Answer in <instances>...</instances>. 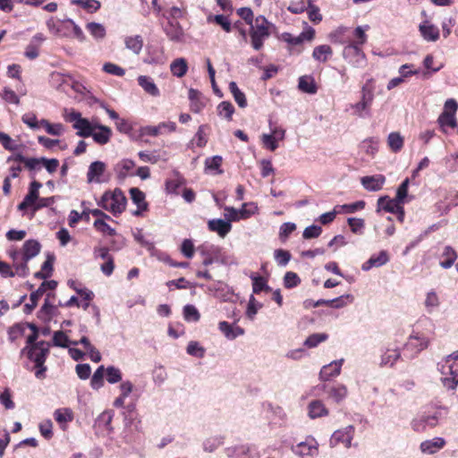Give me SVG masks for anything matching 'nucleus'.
<instances>
[{
    "mask_svg": "<svg viewBox=\"0 0 458 458\" xmlns=\"http://www.w3.org/2000/svg\"><path fill=\"white\" fill-rule=\"evenodd\" d=\"M439 370L445 376L442 378L444 386L448 389H454L458 385V352L448 355L439 364Z\"/></svg>",
    "mask_w": 458,
    "mask_h": 458,
    "instance_id": "1",
    "label": "nucleus"
},
{
    "mask_svg": "<svg viewBox=\"0 0 458 458\" xmlns=\"http://www.w3.org/2000/svg\"><path fill=\"white\" fill-rule=\"evenodd\" d=\"M126 202V197L122 190L116 188L113 191H106L101 197L98 205L111 212L114 216H117L125 210Z\"/></svg>",
    "mask_w": 458,
    "mask_h": 458,
    "instance_id": "2",
    "label": "nucleus"
},
{
    "mask_svg": "<svg viewBox=\"0 0 458 458\" xmlns=\"http://www.w3.org/2000/svg\"><path fill=\"white\" fill-rule=\"evenodd\" d=\"M251 46L255 50L262 48L264 41L270 36L269 22L259 15L256 17L254 23L250 25Z\"/></svg>",
    "mask_w": 458,
    "mask_h": 458,
    "instance_id": "3",
    "label": "nucleus"
},
{
    "mask_svg": "<svg viewBox=\"0 0 458 458\" xmlns=\"http://www.w3.org/2000/svg\"><path fill=\"white\" fill-rule=\"evenodd\" d=\"M368 81L361 88V98L360 101L356 104L351 105V107L354 110L353 114L359 117H365L370 114L369 109L374 99L373 88L369 86Z\"/></svg>",
    "mask_w": 458,
    "mask_h": 458,
    "instance_id": "4",
    "label": "nucleus"
},
{
    "mask_svg": "<svg viewBox=\"0 0 458 458\" xmlns=\"http://www.w3.org/2000/svg\"><path fill=\"white\" fill-rule=\"evenodd\" d=\"M65 120L73 123L72 127L77 130V135L80 137H89L96 130L97 123H92L88 119L81 117L79 112H71L65 115Z\"/></svg>",
    "mask_w": 458,
    "mask_h": 458,
    "instance_id": "5",
    "label": "nucleus"
},
{
    "mask_svg": "<svg viewBox=\"0 0 458 458\" xmlns=\"http://www.w3.org/2000/svg\"><path fill=\"white\" fill-rule=\"evenodd\" d=\"M50 343L39 341L31 346L26 345L21 353H27L28 358L35 362V366H41L45 363L49 353Z\"/></svg>",
    "mask_w": 458,
    "mask_h": 458,
    "instance_id": "6",
    "label": "nucleus"
},
{
    "mask_svg": "<svg viewBox=\"0 0 458 458\" xmlns=\"http://www.w3.org/2000/svg\"><path fill=\"white\" fill-rule=\"evenodd\" d=\"M343 57L352 66L362 68L366 65V56L356 44H348L343 50Z\"/></svg>",
    "mask_w": 458,
    "mask_h": 458,
    "instance_id": "7",
    "label": "nucleus"
},
{
    "mask_svg": "<svg viewBox=\"0 0 458 458\" xmlns=\"http://www.w3.org/2000/svg\"><path fill=\"white\" fill-rule=\"evenodd\" d=\"M428 339L423 335H411L404 345V350L408 354L405 353L404 355L409 359H413L418 353L428 348Z\"/></svg>",
    "mask_w": 458,
    "mask_h": 458,
    "instance_id": "8",
    "label": "nucleus"
},
{
    "mask_svg": "<svg viewBox=\"0 0 458 458\" xmlns=\"http://www.w3.org/2000/svg\"><path fill=\"white\" fill-rule=\"evenodd\" d=\"M354 434L355 428L352 425L337 429L332 434L329 445L331 447L343 445L345 448H350L352 446V440L354 437Z\"/></svg>",
    "mask_w": 458,
    "mask_h": 458,
    "instance_id": "9",
    "label": "nucleus"
},
{
    "mask_svg": "<svg viewBox=\"0 0 458 458\" xmlns=\"http://www.w3.org/2000/svg\"><path fill=\"white\" fill-rule=\"evenodd\" d=\"M441 416V411H435L432 413H424L411 421V428L414 431L423 432L427 427H436L438 424Z\"/></svg>",
    "mask_w": 458,
    "mask_h": 458,
    "instance_id": "10",
    "label": "nucleus"
},
{
    "mask_svg": "<svg viewBox=\"0 0 458 458\" xmlns=\"http://www.w3.org/2000/svg\"><path fill=\"white\" fill-rule=\"evenodd\" d=\"M458 108L457 102L453 99H447L445 103L444 112L438 117V123L442 127H456L455 113Z\"/></svg>",
    "mask_w": 458,
    "mask_h": 458,
    "instance_id": "11",
    "label": "nucleus"
},
{
    "mask_svg": "<svg viewBox=\"0 0 458 458\" xmlns=\"http://www.w3.org/2000/svg\"><path fill=\"white\" fill-rule=\"evenodd\" d=\"M225 210L227 212L226 217L232 222L249 218L257 212L258 207L254 203H244L240 209L233 207H225Z\"/></svg>",
    "mask_w": 458,
    "mask_h": 458,
    "instance_id": "12",
    "label": "nucleus"
},
{
    "mask_svg": "<svg viewBox=\"0 0 458 458\" xmlns=\"http://www.w3.org/2000/svg\"><path fill=\"white\" fill-rule=\"evenodd\" d=\"M42 187L41 182L32 181L30 184L28 194L24 197L23 200L18 205V209L22 211L26 210L29 207L34 205L38 199V190Z\"/></svg>",
    "mask_w": 458,
    "mask_h": 458,
    "instance_id": "13",
    "label": "nucleus"
},
{
    "mask_svg": "<svg viewBox=\"0 0 458 458\" xmlns=\"http://www.w3.org/2000/svg\"><path fill=\"white\" fill-rule=\"evenodd\" d=\"M386 182V177L383 174H376L371 176H363L360 179L362 186L369 191H380Z\"/></svg>",
    "mask_w": 458,
    "mask_h": 458,
    "instance_id": "14",
    "label": "nucleus"
},
{
    "mask_svg": "<svg viewBox=\"0 0 458 458\" xmlns=\"http://www.w3.org/2000/svg\"><path fill=\"white\" fill-rule=\"evenodd\" d=\"M344 359L334 360L331 363L323 366L320 370L319 377L321 380L327 381L331 377H337L341 372Z\"/></svg>",
    "mask_w": 458,
    "mask_h": 458,
    "instance_id": "15",
    "label": "nucleus"
},
{
    "mask_svg": "<svg viewBox=\"0 0 458 458\" xmlns=\"http://www.w3.org/2000/svg\"><path fill=\"white\" fill-rule=\"evenodd\" d=\"M208 227L209 231L216 232L217 234L224 238L225 237L232 229L231 221L228 219H211L208 222Z\"/></svg>",
    "mask_w": 458,
    "mask_h": 458,
    "instance_id": "16",
    "label": "nucleus"
},
{
    "mask_svg": "<svg viewBox=\"0 0 458 458\" xmlns=\"http://www.w3.org/2000/svg\"><path fill=\"white\" fill-rule=\"evenodd\" d=\"M389 261V255L386 250H381L377 255H372L361 266L363 271H369L372 267H379L384 266Z\"/></svg>",
    "mask_w": 458,
    "mask_h": 458,
    "instance_id": "17",
    "label": "nucleus"
},
{
    "mask_svg": "<svg viewBox=\"0 0 458 458\" xmlns=\"http://www.w3.org/2000/svg\"><path fill=\"white\" fill-rule=\"evenodd\" d=\"M445 445V440L443 437H434L425 440L420 444V450L424 454H434Z\"/></svg>",
    "mask_w": 458,
    "mask_h": 458,
    "instance_id": "18",
    "label": "nucleus"
},
{
    "mask_svg": "<svg viewBox=\"0 0 458 458\" xmlns=\"http://www.w3.org/2000/svg\"><path fill=\"white\" fill-rule=\"evenodd\" d=\"M403 205V203L398 200L396 198L390 199L388 196L380 197L377 199V212L380 210H385L388 213H395L398 211V208Z\"/></svg>",
    "mask_w": 458,
    "mask_h": 458,
    "instance_id": "19",
    "label": "nucleus"
},
{
    "mask_svg": "<svg viewBox=\"0 0 458 458\" xmlns=\"http://www.w3.org/2000/svg\"><path fill=\"white\" fill-rule=\"evenodd\" d=\"M293 451L296 454H298L301 458H310V457H313L317 454L318 448H317L314 441L311 440L310 442L306 441V442H301V443L298 444L294 447Z\"/></svg>",
    "mask_w": 458,
    "mask_h": 458,
    "instance_id": "20",
    "label": "nucleus"
},
{
    "mask_svg": "<svg viewBox=\"0 0 458 458\" xmlns=\"http://www.w3.org/2000/svg\"><path fill=\"white\" fill-rule=\"evenodd\" d=\"M130 194L132 201L137 205L138 208L133 212L134 216H140L141 212L146 210L148 204L145 201V194L138 188H131Z\"/></svg>",
    "mask_w": 458,
    "mask_h": 458,
    "instance_id": "21",
    "label": "nucleus"
},
{
    "mask_svg": "<svg viewBox=\"0 0 458 458\" xmlns=\"http://www.w3.org/2000/svg\"><path fill=\"white\" fill-rule=\"evenodd\" d=\"M105 169L106 165L101 161L91 163L87 173L88 182H100L99 177L103 174Z\"/></svg>",
    "mask_w": 458,
    "mask_h": 458,
    "instance_id": "22",
    "label": "nucleus"
},
{
    "mask_svg": "<svg viewBox=\"0 0 458 458\" xmlns=\"http://www.w3.org/2000/svg\"><path fill=\"white\" fill-rule=\"evenodd\" d=\"M40 244L36 240H28L23 244L22 259L29 261L32 258L36 257L40 251Z\"/></svg>",
    "mask_w": 458,
    "mask_h": 458,
    "instance_id": "23",
    "label": "nucleus"
},
{
    "mask_svg": "<svg viewBox=\"0 0 458 458\" xmlns=\"http://www.w3.org/2000/svg\"><path fill=\"white\" fill-rule=\"evenodd\" d=\"M185 184V179L178 173L174 172L173 177L165 182V191L169 194H178L177 190Z\"/></svg>",
    "mask_w": 458,
    "mask_h": 458,
    "instance_id": "24",
    "label": "nucleus"
},
{
    "mask_svg": "<svg viewBox=\"0 0 458 458\" xmlns=\"http://www.w3.org/2000/svg\"><path fill=\"white\" fill-rule=\"evenodd\" d=\"M97 129L98 130V131H93V134H91L90 136H92L93 140L97 143L101 145L106 144L109 141L112 135L111 129L106 125L98 123H97L96 125V130Z\"/></svg>",
    "mask_w": 458,
    "mask_h": 458,
    "instance_id": "25",
    "label": "nucleus"
},
{
    "mask_svg": "<svg viewBox=\"0 0 458 458\" xmlns=\"http://www.w3.org/2000/svg\"><path fill=\"white\" fill-rule=\"evenodd\" d=\"M420 31L423 38L427 41H437L439 38L437 27L425 21L420 25Z\"/></svg>",
    "mask_w": 458,
    "mask_h": 458,
    "instance_id": "26",
    "label": "nucleus"
},
{
    "mask_svg": "<svg viewBox=\"0 0 458 458\" xmlns=\"http://www.w3.org/2000/svg\"><path fill=\"white\" fill-rule=\"evenodd\" d=\"M165 32L170 40L179 42L183 37V30L177 21H169L165 28Z\"/></svg>",
    "mask_w": 458,
    "mask_h": 458,
    "instance_id": "27",
    "label": "nucleus"
},
{
    "mask_svg": "<svg viewBox=\"0 0 458 458\" xmlns=\"http://www.w3.org/2000/svg\"><path fill=\"white\" fill-rule=\"evenodd\" d=\"M308 411L309 416L311 419L326 416L328 413L327 409L325 407L324 403L319 400L310 402L308 406Z\"/></svg>",
    "mask_w": 458,
    "mask_h": 458,
    "instance_id": "28",
    "label": "nucleus"
},
{
    "mask_svg": "<svg viewBox=\"0 0 458 458\" xmlns=\"http://www.w3.org/2000/svg\"><path fill=\"white\" fill-rule=\"evenodd\" d=\"M138 83L148 94L153 97L159 95V89L151 78L140 75L138 78Z\"/></svg>",
    "mask_w": 458,
    "mask_h": 458,
    "instance_id": "29",
    "label": "nucleus"
},
{
    "mask_svg": "<svg viewBox=\"0 0 458 458\" xmlns=\"http://www.w3.org/2000/svg\"><path fill=\"white\" fill-rule=\"evenodd\" d=\"M333 55V50L328 45H320L313 49L312 57L318 62L326 63Z\"/></svg>",
    "mask_w": 458,
    "mask_h": 458,
    "instance_id": "30",
    "label": "nucleus"
},
{
    "mask_svg": "<svg viewBox=\"0 0 458 458\" xmlns=\"http://www.w3.org/2000/svg\"><path fill=\"white\" fill-rule=\"evenodd\" d=\"M401 358L398 349H387L381 356L380 366L392 367Z\"/></svg>",
    "mask_w": 458,
    "mask_h": 458,
    "instance_id": "31",
    "label": "nucleus"
},
{
    "mask_svg": "<svg viewBox=\"0 0 458 458\" xmlns=\"http://www.w3.org/2000/svg\"><path fill=\"white\" fill-rule=\"evenodd\" d=\"M170 70L173 75L182 78L188 71V64L184 58H177L170 64Z\"/></svg>",
    "mask_w": 458,
    "mask_h": 458,
    "instance_id": "32",
    "label": "nucleus"
},
{
    "mask_svg": "<svg viewBox=\"0 0 458 458\" xmlns=\"http://www.w3.org/2000/svg\"><path fill=\"white\" fill-rule=\"evenodd\" d=\"M442 258H444V260L440 261V266L443 268H449L455 262L457 253L451 246H445L442 252Z\"/></svg>",
    "mask_w": 458,
    "mask_h": 458,
    "instance_id": "33",
    "label": "nucleus"
},
{
    "mask_svg": "<svg viewBox=\"0 0 458 458\" xmlns=\"http://www.w3.org/2000/svg\"><path fill=\"white\" fill-rule=\"evenodd\" d=\"M347 388L344 385H336L328 388V397L332 398L335 402L340 403L347 396Z\"/></svg>",
    "mask_w": 458,
    "mask_h": 458,
    "instance_id": "34",
    "label": "nucleus"
},
{
    "mask_svg": "<svg viewBox=\"0 0 458 458\" xmlns=\"http://www.w3.org/2000/svg\"><path fill=\"white\" fill-rule=\"evenodd\" d=\"M229 89L238 106L242 108L246 107L247 99L245 94L238 88L236 82L231 81L229 83Z\"/></svg>",
    "mask_w": 458,
    "mask_h": 458,
    "instance_id": "35",
    "label": "nucleus"
},
{
    "mask_svg": "<svg viewBox=\"0 0 458 458\" xmlns=\"http://www.w3.org/2000/svg\"><path fill=\"white\" fill-rule=\"evenodd\" d=\"M217 114L225 119L226 121H231L232 116L234 113V107L229 101H223L221 102L217 107Z\"/></svg>",
    "mask_w": 458,
    "mask_h": 458,
    "instance_id": "36",
    "label": "nucleus"
},
{
    "mask_svg": "<svg viewBox=\"0 0 458 458\" xmlns=\"http://www.w3.org/2000/svg\"><path fill=\"white\" fill-rule=\"evenodd\" d=\"M124 43L126 47L134 54H139L143 47V40L140 36L127 37Z\"/></svg>",
    "mask_w": 458,
    "mask_h": 458,
    "instance_id": "37",
    "label": "nucleus"
},
{
    "mask_svg": "<svg viewBox=\"0 0 458 458\" xmlns=\"http://www.w3.org/2000/svg\"><path fill=\"white\" fill-rule=\"evenodd\" d=\"M135 166V163L131 159H123L115 165V172L120 178H125L128 172Z\"/></svg>",
    "mask_w": 458,
    "mask_h": 458,
    "instance_id": "38",
    "label": "nucleus"
},
{
    "mask_svg": "<svg viewBox=\"0 0 458 458\" xmlns=\"http://www.w3.org/2000/svg\"><path fill=\"white\" fill-rule=\"evenodd\" d=\"M44 289H40L39 287L32 292L30 295V303L25 304L24 312L29 314L38 305V300L43 296Z\"/></svg>",
    "mask_w": 458,
    "mask_h": 458,
    "instance_id": "39",
    "label": "nucleus"
},
{
    "mask_svg": "<svg viewBox=\"0 0 458 458\" xmlns=\"http://www.w3.org/2000/svg\"><path fill=\"white\" fill-rule=\"evenodd\" d=\"M387 142H388L389 148L394 152L400 151L403 146V139L398 132H391L388 135Z\"/></svg>",
    "mask_w": 458,
    "mask_h": 458,
    "instance_id": "40",
    "label": "nucleus"
},
{
    "mask_svg": "<svg viewBox=\"0 0 458 458\" xmlns=\"http://www.w3.org/2000/svg\"><path fill=\"white\" fill-rule=\"evenodd\" d=\"M299 89L306 93L315 94L317 92V87L314 81L306 76H302L299 79Z\"/></svg>",
    "mask_w": 458,
    "mask_h": 458,
    "instance_id": "41",
    "label": "nucleus"
},
{
    "mask_svg": "<svg viewBox=\"0 0 458 458\" xmlns=\"http://www.w3.org/2000/svg\"><path fill=\"white\" fill-rule=\"evenodd\" d=\"M250 277L252 279V290L254 293H259L261 291L268 292L271 290L264 277L254 275Z\"/></svg>",
    "mask_w": 458,
    "mask_h": 458,
    "instance_id": "42",
    "label": "nucleus"
},
{
    "mask_svg": "<svg viewBox=\"0 0 458 458\" xmlns=\"http://www.w3.org/2000/svg\"><path fill=\"white\" fill-rule=\"evenodd\" d=\"M40 125L43 126L46 131L50 135L60 136L64 131V128L61 123H50L45 119L40 121Z\"/></svg>",
    "mask_w": 458,
    "mask_h": 458,
    "instance_id": "43",
    "label": "nucleus"
},
{
    "mask_svg": "<svg viewBox=\"0 0 458 458\" xmlns=\"http://www.w3.org/2000/svg\"><path fill=\"white\" fill-rule=\"evenodd\" d=\"M71 3L80 5L90 13L97 12L101 6L98 0H72Z\"/></svg>",
    "mask_w": 458,
    "mask_h": 458,
    "instance_id": "44",
    "label": "nucleus"
},
{
    "mask_svg": "<svg viewBox=\"0 0 458 458\" xmlns=\"http://www.w3.org/2000/svg\"><path fill=\"white\" fill-rule=\"evenodd\" d=\"M88 31L97 39H101L106 36L105 27L98 22H89L87 24Z\"/></svg>",
    "mask_w": 458,
    "mask_h": 458,
    "instance_id": "45",
    "label": "nucleus"
},
{
    "mask_svg": "<svg viewBox=\"0 0 458 458\" xmlns=\"http://www.w3.org/2000/svg\"><path fill=\"white\" fill-rule=\"evenodd\" d=\"M54 417L59 423L69 422L73 420V413L69 408L57 409L54 413Z\"/></svg>",
    "mask_w": 458,
    "mask_h": 458,
    "instance_id": "46",
    "label": "nucleus"
},
{
    "mask_svg": "<svg viewBox=\"0 0 458 458\" xmlns=\"http://www.w3.org/2000/svg\"><path fill=\"white\" fill-rule=\"evenodd\" d=\"M328 338V335L325 333H316L310 335L304 342V345L308 348H314L318 344L325 342Z\"/></svg>",
    "mask_w": 458,
    "mask_h": 458,
    "instance_id": "47",
    "label": "nucleus"
},
{
    "mask_svg": "<svg viewBox=\"0 0 458 458\" xmlns=\"http://www.w3.org/2000/svg\"><path fill=\"white\" fill-rule=\"evenodd\" d=\"M71 340L63 331H55L53 335V345L62 348H67L71 344Z\"/></svg>",
    "mask_w": 458,
    "mask_h": 458,
    "instance_id": "48",
    "label": "nucleus"
},
{
    "mask_svg": "<svg viewBox=\"0 0 458 458\" xmlns=\"http://www.w3.org/2000/svg\"><path fill=\"white\" fill-rule=\"evenodd\" d=\"M347 223L351 231L355 234H362L365 226L364 219L357 217H349Z\"/></svg>",
    "mask_w": 458,
    "mask_h": 458,
    "instance_id": "49",
    "label": "nucleus"
},
{
    "mask_svg": "<svg viewBox=\"0 0 458 458\" xmlns=\"http://www.w3.org/2000/svg\"><path fill=\"white\" fill-rule=\"evenodd\" d=\"M301 284L299 276L292 271L286 272L284 276V285L285 288L291 289L298 286Z\"/></svg>",
    "mask_w": 458,
    "mask_h": 458,
    "instance_id": "50",
    "label": "nucleus"
},
{
    "mask_svg": "<svg viewBox=\"0 0 458 458\" xmlns=\"http://www.w3.org/2000/svg\"><path fill=\"white\" fill-rule=\"evenodd\" d=\"M291 254L288 250L277 249L274 252V258L276 263L281 267H285L291 259Z\"/></svg>",
    "mask_w": 458,
    "mask_h": 458,
    "instance_id": "51",
    "label": "nucleus"
},
{
    "mask_svg": "<svg viewBox=\"0 0 458 458\" xmlns=\"http://www.w3.org/2000/svg\"><path fill=\"white\" fill-rule=\"evenodd\" d=\"M186 351L189 355L197 358H202L205 355V349L195 341H191L188 344Z\"/></svg>",
    "mask_w": 458,
    "mask_h": 458,
    "instance_id": "52",
    "label": "nucleus"
},
{
    "mask_svg": "<svg viewBox=\"0 0 458 458\" xmlns=\"http://www.w3.org/2000/svg\"><path fill=\"white\" fill-rule=\"evenodd\" d=\"M183 316L187 321H199L200 315L198 310L191 304L185 305L183 308Z\"/></svg>",
    "mask_w": 458,
    "mask_h": 458,
    "instance_id": "53",
    "label": "nucleus"
},
{
    "mask_svg": "<svg viewBox=\"0 0 458 458\" xmlns=\"http://www.w3.org/2000/svg\"><path fill=\"white\" fill-rule=\"evenodd\" d=\"M106 380L110 384H115L122 380V372L118 368L109 366L106 369Z\"/></svg>",
    "mask_w": 458,
    "mask_h": 458,
    "instance_id": "54",
    "label": "nucleus"
},
{
    "mask_svg": "<svg viewBox=\"0 0 458 458\" xmlns=\"http://www.w3.org/2000/svg\"><path fill=\"white\" fill-rule=\"evenodd\" d=\"M223 444V437H214L206 439L203 443V448L207 452H213Z\"/></svg>",
    "mask_w": 458,
    "mask_h": 458,
    "instance_id": "55",
    "label": "nucleus"
},
{
    "mask_svg": "<svg viewBox=\"0 0 458 458\" xmlns=\"http://www.w3.org/2000/svg\"><path fill=\"white\" fill-rule=\"evenodd\" d=\"M103 377H104V366H100L94 372V374L91 377V380H90L91 386L95 389L100 388L104 383Z\"/></svg>",
    "mask_w": 458,
    "mask_h": 458,
    "instance_id": "56",
    "label": "nucleus"
},
{
    "mask_svg": "<svg viewBox=\"0 0 458 458\" xmlns=\"http://www.w3.org/2000/svg\"><path fill=\"white\" fill-rule=\"evenodd\" d=\"M94 227L107 235L114 236L116 232L114 228H112L108 224H106L103 219H97L94 222Z\"/></svg>",
    "mask_w": 458,
    "mask_h": 458,
    "instance_id": "57",
    "label": "nucleus"
},
{
    "mask_svg": "<svg viewBox=\"0 0 458 458\" xmlns=\"http://www.w3.org/2000/svg\"><path fill=\"white\" fill-rule=\"evenodd\" d=\"M262 307V304L259 303L253 295L250 297L248 307H247V316L253 319L258 310Z\"/></svg>",
    "mask_w": 458,
    "mask_h": 458,
    "instance_id": "58",
    "label": "nucleus"
},
{
    "mask_svg": "<svg viewBox=\"0 0 458 458\" xmlns=\"http://www.w3.org/2000/svg\"><path fill=\"white\" fill-rule=\"evenodd\" d=\"M28 261H25V259H21V261H15L13 262V267L15 269L14 276H19L21 277H25L29 275V267L27 265Z\"/></svg>",
    "mask_w": 458,
    "mask_h": 458,
    "instance_id": "59",
    "label": "nucleus"
},
{
    "mask_svg": "<svg viewBox=\"0 0 458 458\" xmlns=\"http://www.w3.org/2000/svg\"><path fill=\"white\" fill-rule=\"evenodd\" d=\"M103 70L106 72V73H109V74H112V75H115V76H119V77H122L125 74V71L123 68L118 66L117 64H113V63H106L104 65H103Z\"/></svg>",
    "mask_w": 458,
    "mask_h": 458,
    "instance_id": "60",
    "label": "nucleus"
},
{
    "mask_svg": "<svg viewBox=\"0 0 458 458\" xmlns=\"http://www.w3.org/2000/svg\"><path fill=\"white\" fill-rule=\"evenodd\" d=\"M296 229V225L294 223L287 222L284 223L279 231L280 239L284 242L288 236Z\"/></svg>",
    "mask_w": 458,
    "mask_h": 458,
    "instance_id": "61",
    "label": "nucleus"
},
{
    "mask_svg": "<svg viewBox=\"0 0 458 458\" xmlns=\"http://www.w3.org/2000/svg\"><path fill=\"white\" fill-rule=\"evenodd\" d=\"M42 166L45 167L49 174H54L59 166V160L56 158L48 159L41 157V167Z\"/></svg>",
    "mask_w": 458,
    "mask_h": 458,
    "instance_id": "62",
    "label": "nucleus"
},
{
    "mask_svg": "<svg viewBox=\"0 0 458 458\" xmlns=\"http://www.w3.org/2000/svg\"><path fill=\"white\" fill-rule=\"evenodd\" d=\"M354 40L350 42V44H356L358 47L362 46L367 41V35L365 33V30L359 26L354 30L353 32Z\"/></svg>",
    "mask_w": 458,
    "mask_h": 458,
    "instance_id": "63",
    "label": "nucleus"
},
{
    "mask_svg": "<svg viewBox=\"0 0 458 458\" xmlns=\"http://www.w3.org/2000/svg\"><path fill=\"white\" fill-rule=\"evenodd\" d=\"M322 233V228L318 225H310L303 231L302 236L304 239L318 238Z\"/></svg>",
    "mask_w": 458,
    "mask_h": 458,
    "instance_id": "64",
    "label": "nucleus"
}]
</instances>
